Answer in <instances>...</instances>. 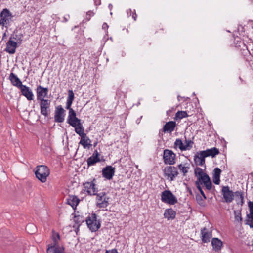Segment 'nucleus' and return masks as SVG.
Returning <instances> with one entry per match:
<instances>
[{
    "label": "nucleus",
    "instance_id": "1",
    "mask_svg": "<svg viewBox=\"0 0 253 253\" xmlns=\"http://www.w3.org/2000/svg\"><path fill=\"white\" fill-rule=\"evenodd\" d=\"M72 127L74 128L75 132L81 137L79 144L82 145L84 149L90 148L91 146V141L84 133V128L83 124L80 122L76 124L75 126Z\"/></svg>",
    "mask_w": 253,
    "mask_h": 253
},
{
    "label": "nucleus",
    "instance_id": "2",
    "mask_svg": "<svg viewBox=\"0 0 253 253\" xmlns=\"http://www.w3.org/2000/svg\"><path fill=\"white\" fill-rule=\"evenodd\" d=\"M195 176L201 184H204L206 189L210 190L211 188V182L209 176L204 173L203 169L199 167H196L194 170Z\"/></svg>",
    "mask_w": 253,
    "mask_h": 253
},
{
    "label": "nucleus",
    "instance_id": "3",
    "mask_svg": "<svg viewBox=\"0 0 253 253\" xmlns=\"http://www.w3.org/2000/svg\"><path fill=\"white\" fill-rule=\"evenodd\" d=\"M36 177L42 183L46 181L50 174V169L45 165H40L36 167L35 172Z\"/></svg>",
    "mask_w": 253,
    "mask_h": 253
},
{
    "label": "nucleus",
    "instance_id": "4",
    "mask_svg": "<svg viewBox=\"0 0 253 253\" xmlns=\"http://www.w3.org/2000/svg\"><path fill=\"white\" fill-rule=\"evenodd\" d=\"M12 15L9 9H3L0 13V26L8 28L12 22Z\"/></svg>",
    "mask_w": 253,
    "mask_h": 253
},
{
    "label": "nucleus",
    "instance_id": "5",
    "mask_svg": "<svg viewBox=\"0 0 253 253\" xmlns=\"http://www.w3.org/2000/svg\"><path fill=\"white\" fill-rule=\"evenodd\" d=\"M85 222L88 228L92 232L97 231L100 227L99 221L97 220V216L95 213L90 214L86 218Z\"/></svg>",
    "mask_w": 253,
    "mask_h": 253
},
{
    "label": "nucleus",
    "instance_id": "6",
    "mask_svg": "<svg viewBox=\"0 0 253 253\" xmlns=\"http://www.w3.org/2000/svg\"><path fill=\"white\" fill-rule=\"evenodd\" d=\"M72 104L71 102H66V108L69 110L67 122L72 126H75L76 124L81 122V120L76 117L75 111L71 107Z\"/></svg>",
    "mask_w": 253,
    "mask_h": 253
},
{
    "label": "nucleus",
    "instance_id": "7",
    "mask_svg": "<svg viewBox=\"0 0 253 253\" xmlns=\"http://www.w3.org/2000/svg\"><path fill=\"white\" fill-rule=\"evenodd\" d=\"M161 201L166 204L173 205L177 202L176 197L170 191L166 190L163 191L161 196Z\"/></svg>",
    "mask_w": 253,
    "mask_h": 253
},
{
    "label": "nucleus",
    "instance_id": "8",
    "mask_svg": "<svg viewBox=\"0 0 253 253\" xmlns=\"http://www.w3.org/2000/svg\"><path fill=\"white\" fill-rule=\"evenodd\" d=\"M84 191L87 193L88 195L94 196L97 195L98 188L96 184V180L93 179L91 181L86 182L83 184Z\"/></svg>",
    "mask_w": 253,
    "mask_h": 253
},
{
    "label": "nucleus",
    "instance_id": "9",
    "mask_svg": "<svg viewBox=\"0 0 253 253\" xmlns=\"http://www.w3.org/2000/svg\"><path fill=\"white\" fill-rule=\"evenodd\" d=\"M96 201L97 206L99 208H106L109 204V197L107 196L105 192H102L97 193Z\"/></svg>",
    "mask_w": 253,
    "mask_h": 253
},
{
    "label": "nucleus",
    "instance_id": "10",
    "mask_svg": "<svg viewBox=\"0 0 253 253\" xmlns=\"http://www.w3.org/2000/svg\"><path fill=\"white\" fill-rule=\"evenodd\" d=\"M224 202L227 203H231L235 196V192L230 189L228 186H223L221 189Z\"/></svg>",
    "mask_w": 253,
    "mask_h": 253
},
{
    "label": "nucleus",
    "instance_id": "11",
    "mask_svg": "<svg viewBox=\"0 0 253 253\" xmlns=\"http://www.w3.org/2000/svg\"><path fill=\"white\" fill-rule=\"evenodd\" d=\"M163 159L165 164L173 165L175 163L176 155L172 150L165 149L163 152Z\"/></svg>",
    "mask_w": 253,
    "mask_h": 253
},
{
    "label": "nucleus",
    "instance_id": "12",
    "mask_svg": "<svg viewBox=\"0 0 253 253\" xmlns=\"http://www.w3.org/2000/svg\"><path fill=\"white\" fill-rule=\"evenodd\" d=\"M164 175L169 181L174 180L178 172L177 168L172 166H167L164 170Z\"/></svg>",
    "mask_w": 253,
    "mask_h": 253
},
{
    "label": "nucleus",
    "instance_id": "13",
    "mask_svg": "<svg viewBox=\"0 0 253 253\" xmlns=\"http://www.w3.org/2000/svg\"><path fill=\"white\" fill-rule=\"evenodd\" d=\"M38 101H39L41 114L45 117H47L50 112V100L44 99Z\"/></svg>",
    "mask_w": 253,
    "mask_h": 253
},
{
    "label": "nucleus",
    "instance_id": "14",
    "mask_svg": "<svg viewBox=\"0 0 253 253\" xmlns=\"http://www.w3.org/2000/svg\"><path fill=\"white\" fill-rule=\"evenodd\" d=\"M65 111L61 105H58L55 108L54 120L57 123H62L64 121Z\"/></svg>",
    "mask_w": 253,
    "mask_h": 253
},
{
    "label": "nucleus",
    "instance_id": "15",
    "mask_svg": "<svg viewBox=\"0 0 253 253\" xmlns=\"http://www.w3.org/2000/svg\"><path fill=\"white\" fill-rule=\"evenodd\" d=\"M23 96L29 101L34 99V95L31 89L26 85H22L19 88Z\"/></svg>",
    "mask_w": 253,
    "mask_h": 253
},
{
    "label": "nucleus",
    "instance_id": "16",
    "mask_svg": "<svg viewBox=\"0 0 253 253\" xmlns=\"http://www.w3.org/2000/svg\"><path fill=\"white\" fill-rule=\"evenodd\" d=\"M115 169L111 166H107L102 169V176L108 180L111 179L115 173Z\"/></svg>",
    "mask_w": 253,
    "mask_h": 253
},
{
    "label": "nucleus",
    "instance_id": "17",
    "mask_svg": "<svg viewBox=\"0 0 253 253\" xmlns=\"http://www.w3.org/2000/svg\"><path fill=\"white\" fill-rule=\"evenodd\" d=\"M37 100H40L44 99L47 95L48 93V89L46 87H43L41 85H39L36 89Z\"/></svg>",
    "mask_w": 253,
    "mask_h": 253
},
{
    "label": "nucleus",
    "instance_id": "18",
    "mask_svg": "<svg viewBox=\"0 0 253 253\" xmlns=\"http://www.w3.org/2000/svg\"><path fill=\"white\" fill-rule=\"evenodd\" d=\"M201 239L204 243L210 242L211 238L212 237V232L206 227L201 229Z\"/></svg>",
    "mask_w": 253,
    "mask_h": 253
},
{
    "label": "nucleus",
    "instance_id": "19",
    "mask_svg": "<svg viewBox=\"0 0 253 253\" xmlns=\"http://www.w3.org/2000/svg\"><path fill=\"white\" fill-rule=\"evenodd\" d=\"M65 248L62 246L56 244H49L47 249V253H65Z\"/></svg>",
    "mask_w": 253,
    "mask_h": 253
},
{
    "label": "nucleus",
    "instance_id": "20",
    "mask_svg": "<svg viewBox=\"0 0 253 253\" xmlns=\"http://www.w3.org/2000/svg\"><path fill=\"white\" fill-rule=\"evenodd\" d=\"M99 153L97 150H95L92 155L86 160L88 167L94 165L96 163L99 162L100 159L99 157Z\"/></svg>",
    "mask_w": 253,
    "mask_h": 253
},
{
    "label": "nucleus",
    "instance_id": "21",
    "mask_svg": "<svg viewBox=\"0 0 253 253\" xmlns=\"http://www.w3.org/2000/svg\"><path fill=\"white\" fill-rule=\"evenodd\" d=\"M18 45H19L18 42L12 41L9 38L6 43L5 51L9 54H14L15 52L16 49L18 46Z\"/></svg>",
    "mask_w": 253,
    "mask_h": 253
},
{
    "label": "nucleus",
    "instance_id": "22",
    "mask_svg": "<svg viewBox=\"0 0 253 253\" xmlns=\"http://www.w3.org/2000/svg\"><path fill=\"white\" fill-rule=\"evenodd\" d=\"M205 156L201 151L196 153L194 156V161L196 165L203 166L205 163Z\"/></svg>",
    "mask_w": 253,
    "mask_h": 253
},
{
    "label": "nucleus",
    "instance_id": "23",
    "mask_svg": "<svg viewBox=\"0 0 253 253\" xmlns=\"http://www.w3.org/2000/svg\"><path fill=\"white\" fill-rule=\"evenodd\" d=\"M9 80L10 81L13 86H15L19 89L23 85L20 79L13 73H11L10 74Z\"/></svg>",
    "mask_w": 253,
    "mask_h": 253
},
{
    "label": "nucleus",
    "instance_id": "24",
    "mask_svg": "<svg viewBox=\"0 0 253 253\" xmlns=\"http://www.w3.org/2000/svg\"><path fill=\"white\" fill-rule=\"evenodd\" d=\"M80 202V199L75 195H69L67 199L66 203L70 205L74 210L76 209V207Z\"/></svg>",
    "mask_w": 253,
    "mask_h": 253
},
{
    "label": "nucleus",
    "instance_id": "25",
    "mask_svg": "<svg viewBox=\"0 0 253 253\" xmlns=\"http://www.w3.org/2000/svg\"><path fill=\"white\" fill-rule=\"evenodd\" d=\"M211 245L215 252H219L223 247V242L218 238H213L211 240Z\"/></svg>",
    "mask_w": 253,
    "mask_h": 253
},
{
    "label": "nucleus",
    "instance_id": "26",
    "mask_svg": "<svg viewBox=\"0 0 253 253\" xmlns=\"http://www.w3.org/2000/svg\"><path fill=\"white\" fill-rule=\"evenodd\" d=\"M176 211L172 208L167 209L165 210L164 217L168 220H173L175 218Z\"/></svg>",
    "mask_w": 253,
    "mask_h": 253
},
{
    "label": "nucleus",
    "instance_id": "27",
    "mask_svg": "<svg viewBox=\"0 0 253 253\" xmlns=\"http://www.w3.org/2000/svg\"><path fill=\"white\" fill-rule=\"evenodd\" d=\"M205 157L211 156L214 157L216 155L219 153V150L216 147H213L211 149H207L204 151H201Z\"/></svg>",
    "mask_w": 253,
    "mask_h": 253
},
{
    "label": "nucleus",
    "instance_id": "28",
    "mask_svg": "<svg viewBox=\"0 0 253 253\" xmlns=\"http://www.w3.org/2000/svg\"><path fill=\"white\" fill-rule=\"evenodd\" d=\"M189 144L187 145H184V143L180 139H176L174 143V148L177 149L178 148L181 151H187L189 147Z\"/></svg>",
    "mask_w": 253,
    "mask_h": 253
},
{
    "label": "nucleus",
    "instance_id": "29",
    "mask_svg": "<svg viewBox=\"0 0 253 253\" xmlns=\"http://www.w3.org/2000/svg\"><path fill=\"white\" fill-rule=\"evenodd\" d=\"M176 123L174 121L167 122L163 126V131L167 132H172L175 127Z\"/></svg>",
    "mask_w": 253,
    "mask_h": 253
},
{
    "label": "nucleus",
    "instance_id": "30",
    "mask_svg": "<svg viewBox=\"0 0 253 253\" xmlns=\"http://www.w3.org/2000/svg\"><path fill=\"white\" fill-rule=\"evenodd\" d=\"M73 219L75 223L73 227V228L77 229H79V227L84 220V217L80 215H74Z\"/></svg>",
    "mask_w": 253,
    "mask_h": 253
},
{
    "label": "nucleus",
    "instance_id": "31",
    "mask_svg": "<svg viewBox=\"0 0 253 253\" xmlns=\"http://www.w3.org/2000/svg\"><path fill=\"white\" fill-rule=\"evenodd\" d=\"M23 37V35L22 34L14 32L11 35L9 38L12 41L18 42L19 44H20L22 41Z\"/></svg>",
    "mask_w": 253,
    "mask_h": 253
},
{
    "label": "nucleus",
    "instance_id": "32",
    "mask_svg": "<svg viewBox=\"0 0 253 253\" xmlns=\"http://www.w3.org/2000/svg\"><path fill=\"white\" fill-rule=\"evenodd\" d=\"M51 239L52 241V243L51 244L59 245V241L60 240V237L59 234L57 232L53 231L51 236Z\"/></svg>",
    "mask_w": 253,
    "mask_h": 253
},
{
    "label": "nucleus",
    "instance_id": "33",
    "mask_svg": "<svg viewBox=\"0 0 253 253\" xmlns=\"http://www.w3.org/2000/svg\"><path fill=\"white\" fill-rule=\"evenodd\" d=\"M180 171L183 173L184 176L186 175V174L188 172L189 169V166L187 164H179L178 165Z\"/></svg>",
    "mask_w": 253,
    "mask_h": 253
},
{
    "label": "nucleus",
    "instance_id": "34",
    "mask_svg": "<svg viewBox=\"0 0 253 253\" xmlns=\"http://www.w3.org/2000/svg\"><path fill=\"white\" fill-rule=\"evenodd\" d=\"M248 206L249 208L250 214H247V216L249 219L253 220V202L249 201L248 202Z\"/></svg>",
    "mask_w": 253,
    "mask_h": 253
},
{
    "label": "nucleus",
    "instance_id": "35",
    "mask_svg": "<svg viewBox=\"0 0 253 253\" xmlns=\"http://www.w3.org/2000/svg\"><path fill=\"white\" fill-rule=\"evenodd\" d=\"M188 116V115L187 112L184 111H179L175 114V118L179 119H181Z\"/></svg>",
    "mask_w": 253,
    "mask_h": 253
},
{
    "label": "nucleus",
    "instance_id": "36",
    "mask_svg": "<svg viewBox=\"0 0 253 253\" xmlns=\"http://www.w3.org/2000/svg\"><path fill=\"white\" fill-rule=\"evenodd\" d=\"M234 214L235 215V219L236 221L241 222L242 221L241 217V210H235L234 211Z\"/></svg>",
    "mask_w": 253,
    "mask_h": 253
},
{
    "label": "nucleus",
    "instance_id": "37",
    "mask_svg": "<svg viewBox=\"0 0 253 253\" xmlns=\"http://www.w3.org/2000/svg\"><path fill=\"white\" fill-rule=\"evenodd\" d=\"M74 99V94L72 90H69L68 91V96L67 97V102L73 103V101Z\"/></svg>",
    "mask_w": 253,
    "mask_h": 253
},
{
    "label": "nucleus",
    "instance_id": "38",
    "mask_svg": "<svg viewBox=\"0 0 253 253\" xmlns=\"http://www.w3.org/2000/svg\"><path fill=\"white\" fill-rule=\"evenodd\" d=\"M95 13L92 11H88L86 12V16L84 20L83 21H84V22L89 21L91 18V17L94 16Z\"/></svg>",
    "mask_w": 253,
    "mask_h": 253
},
{
    "label": "nucleus",
    "instance_id": "39",
    "mask_svg": "<svg viewBox=\"0 0 253 253\" xmlns=\"http://www.w3.org/2000/svg\"><path fill=\"white\" fill-rule=\"evenodd\" d=\"M184 143V145H187V144H189V148L187 149V150H190L193 147V145L194 144V142L193 141H192L191 140H190V139H187L185 138V140L184 141V142H183Z\"/></svg>",
    "mask_w": 253,
    "mask_h": 253
},
{
    "label": "nucleus",
    "instance_id": "40",
    "mask_svg": "<svg viewBox=\"0 0 253 253\" xmlns=\"http://www.w3.org/2000/svg\"><path fill=\"white\" fill-rule=\"evenodd\" d=\"M221 173V169L218 168H216L214 169V170H213V176L220 177Z\"/></svg>",
    "mask_w": 253,
    "mask_h": 253
},
{
    "label": "nucleus",
    "instance_id": "41",
    "mask_svg": "<svg viewBox=\"0 0 253 253\" xmlns=\"http://www.w3.org/2000/svg\"><path fill=\"white\" fill-rule=\"evenodd\" d=\"M235 196L239 197L240 200L242 199V197L244 198V193L242 191H237L235 192Z\"/></svg>",
    "mask_w": 253,
    "mask_h": 253
},
{
    "label": "nucleus",
    "instance_id": "42",
    "mask_svg": "<svg viewBox=\"0 0 253 253\" xmlns=\"http://www.w3.org/2000/svg\"><path fill=\"white\" fill-rule=\"evenodd\" d=\"M31 229H34V230H33V231H35V228H35V226L34 225L32 224H28V225L26 226V231H27L28 233H30V234H33V232H29V230L30 229H31Z\"/></svg>",
    "mask_w": 253,
    "mask_h": 253
},
{
    "label": "nucleus",
    "instance_id": "43",
    "mask_svg": "<svg viewBox=\"0 0 253 253\" xmlns=\"http://www.w3.org/2000/svg\"><path fill=\"white\" fill-rule=\"evenodd\" d=\"M213 181L214 184L216 185L219 184L220 181V177L213 176Z\"/></svg>",
    "mask_w": 253,
    "mask_h": 253
},
{
    "label": "nucleus",
    "instance_id": "44",
    "mask_svg": "<svg viewBox=\"0 0 253 253\" xmlns=\"http://www.w3.org/2000/svg\"><path fill=\"white\" fill-rule=\"evenodd\" d=\"M246 224L249 225L251 228H253V220L252 219H249L247 220Z\"/></svg>",
    "mask_w": 253,
    "mask_h": 253
},
{
    "label": "nucleus",
    "instance_id": "45",
    "mask_svg": "<svg viewBox=\"0 0 253 253\" xmlns=\"http://www.w3.org/2000/svg\"><path fill=\"white\" fill-rule=\"evenodd\" d=\"M105 253H118L116 249H113L110 250H106Z\"/></svg>",
    "mask_w": 253,
    "mask_h": 253
},
{
    "label": "nucleus",
    "instance_id": "46",
    "mask_svg": "<svg viewBox=\"0 0 253 253\" xmlns=\"http://www.w3.org/2000/svg\"><path fill=\"white\" fill-rule=\"evenodd\" d=\"M126 14H127V16L128 17H130V16H131V14L132 13V11L131 10V9H127L126 11Z\"/></svg>",
    "mask_w": 253,
    "mask_h": 253
},
{
    "label": "nucleus",
    "instance_id": "47",
    "mask_svg": "<svg viewBox=\"0 0 253 253\" xmlns=\"http://www.w3.org/2000/svg\"><path fill=\"white\" fill-rule=\"evenodd\" d=\"M131 15H132V18H133L135 21H136V19H137V14H136L135 10H134V12H132V14H131Z\"/></svg>",
    "mask_w": 253,
    "mask_h": 253
},
{
    "label": "nucleus",
    "instance_id": "48",
    "mask_svg": "<svg viewBox=\"0 0 253 253\" xmlns=\"http://www.w3.org/2000/svg\"><path fill=\"white\" fill-rule=\"evenodd\" d=\"M200 183H201V182L198 180V181H196V185L197 188L199 190V191L200 190V189H202V188L200 186Z\"/></svg>",
    "mask_w": 253,
    "mask_h": 253
},
{
    "label": "nucleus",
    "instance_id": "49",
    "mask_svg": "<svg viewBox=\"0 0 253 253\" xmlns=\"http://www.w3.org/2000/svg\"><path fill=\"white\" fill-rule=\"evenodd\" d=\"M69 17H70L69 15H66L64 16L63 17V19H64L63 21L67 22L69 19Z\"/></svg>",
    "mask_w": 253,
    "mask_h": 253
},
{
    "label": "nucleus",
    "instance_id": "50",
    "mask_svg": "<svg viewBox=\"0 0 253 253\" xmlns=\"http://www.w3.org/2000/svg\"><path fill=\"white\" fill-rule=\"evenodd\" d=\"M108 27H109V26L106 23H104L103 24V25H102V29H104V30L108 29Z\"/></svg>",
    "mask_w": 253,
    "mask_h": 253
},
{
    "label": "nucleus",
    "instance_id": "51",
    "mask_svg": "<svg viewBox=\"0 0 253 253\" xmlns=\"http://www.w3.org/2000/svg\"><path fill=\"white\" fill-rule=\"evenodd\" d=\"M201 194L203 196V197L204 198V199H206V196L204 192V191L202 190V189H200L199 190Z\"/></svg>",
    "mask_w": 253,
    "mask_h": 253
},
{
    "label": "nucleus",
    "instance_id": "52",
    "mask_svg": "<svg viewBox=\"0 0 253 253\" xmlns=\"http://www.w3.org/2000/svg\"><path fill=\"white\" fill-rule=\"evenodd\" d=\"M94 3L96 5H99L101 4V0H95L94 1Z\"/></svg>",
    "mask_w": 253,
    "mask_h": 253
},
{
    "label": "nucleus",
    "instance_id": "53",
    "mask_svg": "<svg viewBox=\"0 0 253 253\" xmlns=\"http://www.w3.org/2000/svg\"><path fill=\"white\" fill-rule=\"evenodd\" d=\"M238 204H240L241 205H243L244 203V200L243 197H242V199L240 200V202L237 203Z\"/></svg>",
    "mask_w": 253,
    "mask_h": 253
},
{
    "label": "nucleus",
    "instance_id": "54",
    "mask_svg": "<svg viewBox=\"0 0 253 253\" xmlns=\"http://www.w3.org/2000/svg\"><path fill=\"white\" fill-rule=\"evenodd\" d=\"M142 118V116H141L139 118H138L136 121V123L137 124H139L140 122V121H141V119Z\"/></svg>",
    "mask_w": 253,
    "mask_h": 253
},
{
    "label": "nucleus",
    "instance_id": "55",
    "mask_svg": "<svg viewBox=\"0 0 253 253\" xmlns=\"http://www.w3.org/2000/svg\"><path fill=\"white\" fill-rule=\"evenodd\" d=\"M108 7L110 9V10H111L113 8V5L111 4H109L108 5Z\"/></svg>",
    "mask_w": 253,
    "mask_h": 253
},
{
    "label": "nucleus",
    "instance_id": "56",
    "mask_svg": "<svg viewBox=\"0 0 253 253\" xmlns=\"http://www.w3.org/2000/svg\"><path fill=\"white\" fill-rule=\"evenodd\" d=\"M181 98H182V97H180V95L177 96V99L178 101H180Z\"/></svg>",
    "mask_w": 253,
    "mask_h": 253
},
{
    "label": "nucleus",
    "instance_id": "57",
    "mask_svg": "<svg viewBox=\"0 0 253 253\" xmlns=\"http://www.w3.org/2000/svg\"><path fill=\"white\" fill-rule=\"evenodd\" d=\"M96 144H97V142L95 143L94 144V146L95 147Z\"/></svg>",
    "mask_w": 253,
    "mask_h": 253
}]
</instances>
